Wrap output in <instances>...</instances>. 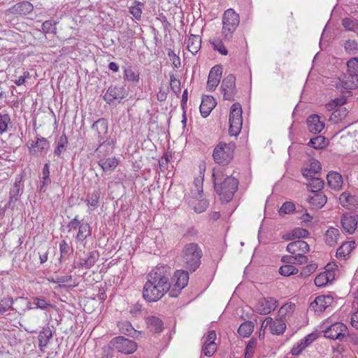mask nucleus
<instances>
[{"mask_svg": "<svg viewBox=\"0 0 358 358\" xmlns=\"http://www.w3.org/2000/svg\"><path fill=\"white\" fill-rule=\"evenodd\" d=\"M222 73V70L221 66L216 65L210 69L207 81V89L209 91L215 90L220 82Z\"/></svg>", "mask_w": 358, "mask_h": 358, "instance_id": "f3484780", "label": "nucleus"}, {"mask_svg": "<svg viewBox=\"0 0 358 358\" xmlns=\"http://www.w3.org/2000/svg\"><path fill=\"white\" fill-rule=\"evenodd\" d=\"M171 268L166 264H159L148 275L143 289V297L148 302H155L170 291L169 280Z\"/></svg>", "mask_w": 358, "mask_h": 358, "instance_id": "f257e3e1", "label": "nucleus"}, {"mask_svg": "<svg viewBox=\"0 0 358 358\" xmlns=\"http://www.w3.org/2000/svg\"><path fill=\"white\" fill-rule=\"evenodd\" d=\"M348 73L358 76V57H353L347 62Z\"/></svg>", "mask_w": 358, "mask_h": 358, "instance_id": "a18cd8bd", "label": "nucleus"}, {"mask_svg": "<svg viewBox=\"0 0 358 358\" xmlns=\"http://www.w3.org/2000/svg\"><path fill=\"white\" fill-rule=\"evenodd\" d=\"M308 145L315 149H322L326 145V138L322 136H317L310 140Z\"/></svg>", "mask_w": 358, "mask_h": 358, "instance_id": "79ce46f5", "label": "nucleus"}, {"mask_svg": "<svg viewBox=\"0 0 358 358\" xmlns=\"http://www.w3.org/2000/svg\"><path fill=\"white\" fill-rule=\"evenodd\" d=\"M242 108L240 103H234L230 108L229 133L231 136H238L243 125Z\"/></svg>", "mask_w": 358, "mask_h": 358, "instance_id": "0eeeda50", "label": "nucleus"}, {"mask_svg": "<svg viewBox=\"0 0 358 358\" xmlns=\"http://www.w3.org/2000/svg\"><path fill=\"white\" fill-rule=\"evenodd\" d=\"M236 145L234 143H226L220 142L214 148L213 158L215 163L220 165H227L234 158Z\"/></svg>", "mask_w": 358, "mask_h": 358, "instance_id": "39448f33", "label": "nucleus"}, {"mask_svg": "<svg viewBox=\"0 0 358 358\" xmlns=\"http://www.w3.org/2000/svg\"><path fill=\"white\" fill-rule=\"evenodd\" d=\"M317 268V266L315 264H309L306 267L303 268L301 275L307 277L309 276L311 273H313Z\"/></svg>", "mask_w": 358, "mask_h": 358, "instance_id": "338daca9", "label": "nucleus"}, {"mask_svg": "<svg viewBox=\"0 0 358 358\" xmlns=\"http://www.w3.org/2000/svg\"><path fill=\"white\" fill-rule=\"evenodd\" d=\"M294 307L295 306L293 303L285 304L280 308L278 311V316L286 320V317L293 313Z\"/></svg>", "mask_w": 358, "mask_h": 358, "instance_id": "de8ad7c7", "label": "nucleus"}, {"mask_svg": "<svg viewBox=\"0 0 358 358\" xmlns=\"http://www.w3.org/2000/svg\"><path fill=\"white\" fill-rule=\"evenodd\" d=\"M327 180L329 187L334 189H339L342 186V176L337 172L329 173L327 176Z\"/></svg>", "mask_w": 358, "mask_h": 358, "instance_id": "cd10ccee", "label": "nucleus"}, {"mask_svg": "<svg viewBox=\"0 0 358 358\" xmlns=\"http://www.w3.org/2000/svg\"><path fill=\"white\" fill-rule=\"evenodd\" d=\"M202 256V250L196 243L185 245L181 253L184 266L190 272L195 271L199 267Z\"/></svg>", "mask_w": 358, "mask_h": 358, "instance_id": "7ed1b4c3", "label": "nucleus"}, {"mask_svg": "<svg viewBox=\"0 0 358 358\" xmlns=\"http://www.w3.org/2000/svg\"><path fill=\"white\" fill-rule=\"evenodd\" d=\"M167 55L170 59L172 61L173 64L175 67L178 68L180 66V57L176 55L173 50L169 49L168 50Z\"/></svg>", "mask_w": 358, "mask_h": 358, "instance_id": "69168bd1", "label": "nucleus"}, {"mask_svg": "<svg viewBox=\"0 0 358 358\" xmlns=\"http://www.w3.org/2000/svg\"><path fill=\"white\" fill-rule=\"evenodd\" d=\"M59 250L60 257L59 260L67 259L72 252V249L66 243V241L63 240L59 243Z\"/></svg>", "mask_w": 358, "mask_h": 358, "instance_id": "a19ab883", "label": "nucleus"}, {"mask_svg": "<svg viewBox=\"0 0 358 358\" xmlns=\"http://www.w3.org/2000/svg\"><path fill=\"white\" fill-rule=\"evenodd\" d=\"M295 210V205L292 201L285 202L278 210V213L280 216L284 215L289 214L294 212Z\"/></svg>", "mask_w": 358, "mask_h": 358, "instance_id": "3c124183", "label": "nucleus"}, {"mask_svg": "<svg viewBox=\"0 0 358 358\" xmlns=\"http://www.w3.org/2000/svg\"><path fill=\"white\" fill-rule=\"evenodd\" d=\"M118 327L120 332L126 335L134 337L136 334V331L134 329L131 324L129 322H121L118 323Z\"/></svg>", "mask_w": 358, "mask_h": 358, "instance_id": "58836bf2", "label": "nucleus"}, {"mask_svg": "<svg viewBox=\"0 0 358 358\" xmlns=\"http://www.w3.org/2000/svg\"><path fill=\"white\" fill-rule=\"evenodd\" d=\"M355 248V242L348 241L344 242L342 245L337 249L336 251V257L338 259H346L352 250Z\"/></svg>", "mask_w": 358, "mask_h": 358, "instance_id": "b1692460", "label": "nucleus"}, {"mask_svg": "<svg viewBox=\"0 0 358 358\" xmlns=\"http://www.w3.org/2000/svg\"><path fill=\"white\" fill-rule=\"evenodd\" d=\"M292 234L294 238H300L307 237L309 232L305 229L297 227L292 231Z\"/></svg>", "mask_w": 358, "mask_h": 358, "instance_id": "680f3d73", "label": "nucleus"}, {"mask_svg": "<svg viewBox=\"0 0 358 358\" xmlns=\"http://www.w3.org/2000/svg\"><path fill=\"white\" fill-rule=\"evenodd\" d=\"M146 324L150 330L152 332H160L163 328L162 320L156 316H149L146 318Z\"/></svg>", "mask_w": 358, "mask_h": 358, "instance_id": "c756f323", "label": "nucleus"}, {"mask_svg": "<svg viewBox=\"0 0 358 358\" xmlns=\"http://www.w3.org/2000/svg\"><path fill=\"white\" fill-rule=\"evenodd\" d=\"M92 129L96 132L99 142L100 143L99 147L96 150V152L99 155L103 151H105L106 148L109 150L108 152L112 151V147L113 145V141H106V134L108 132V122L104 118H100L93 123L92 125Z\"/></svg>", "mask_w": 358, "mask_h": 358, "instance_id": "20e7f679", "label": "nucleus"}, {"mask_svg": "<svg viewBox=\"0 0 358 358\" xmlns=\"http://www.w3.org/2000/svg\"><path fill=\"white\" fill-rule=\"evenodd\" d=\"M98 163L103 171L106 172L113 171L118 165V160L115 157H111L108 159H101Z\"/></svg>", "mask_w": 358, "mask_h": 358, "instance_id": "2f4dec72", "label": "nucleus"}, {"mask_svg": "<svg viewBox=\"0 0 358 358\" xmlns=\"http://www.w3.org/2000/svg\"><path fill=\"white\" fill-rule=\"evenodd\" d=\"M217 338L214 330L209 331L207 336H204L202 339V352L207 357H211L217 350V344L215 341Z\"/></svg>", "mask_w": 358, "mask_h": 358, "instance_id": "9d476101", "label": "nucleus"}, {"mask_svg": "<svg viewBox=\"0 0 358 358\" xmlns=\"http://www.w3.org/2000/svg\"><path fill=\"white\" fill-rule=\"evenodd\" d=\"M354 198L349 193L343 192L339 196V201L341 204L344 207H348L350 205Z\"/></svg>", "mask_w": 358, "mask_h": 358, "instance_id": "052dcab7", "label": "nucleus"}, {"mask_svg": "<svg viewBox=\"0 0 358 358\" xmlns=\"http://www.w3.org/2000/svg\"><path fill=\"white\" fill-rule=\"evenodd\" d=\"M50 148V143L48 140L43 137H37L35 142L32 141L29 152L31 154L38 155L45 152Z\"/></svg>", "mask_w": 358, "mask_h": 358, "instance_id": "6ab92c4d", "label": "nucleus"}, {"mask_svg": "<svg viewBox=\"0 0 358 358\" xmlns=\"http://www.w3.org/2000/svg\"><path fill=\"white\" fill-rule=\"evenodd\" d=\"M307 201L313 208L320 209L327 203V198L323 192H317L313 196H308Z\"/></svg>", "mask_w": 358, "mask_h": 358, "instance_id": "393cba45", "label": "nucleus"}, {"mask_svg": "<svg viewBox=\"0 0 358 358\" xmlns=\"http://www.w3.org/2000/svg\"><path fill=\"white\" fill-rule=\"evenodd\" d=\"M309 250V245L302 240L293 241L287 246V251L292 255H306Z\"/></svg>", "mask_w": 358, "mask_h": 358, "instance_id": "a211bd4d", "label": "nucleus"}, {"mask_svg": "<svg viewBox=\"0 0 358 358\" xmlns=\"http://www.w3.org/2000/svg\"><path fill=\"white\" fill-rule=\"evenodd\" d=\"M345 50L349 54H356L358 51V44L354 40L346 41L344 45Z\"/></svg>", "mask_w": 358, "mask_h": 358, "instance_id": "bf43d9fd", "label": "nucleus"}, {"mask_svg": "<svg viewBox=\"0 0 358 358\" xmlns=\"http://www.w3.org/2000/svg\"><path fill=\"white\" fill-rule=\"evenodd\" d=\"M335 85L342 92H350V90L358 88V76L347 73L342 78H339Z\"/></svg>", "mask_w": 358, "mask_h": 358, "instance_id": "ddd939ff", "label": "nucleus"}, {"mask_svg": "<svg viewBox=\"0 0 358 358\" xmlns=\"http://www.w3.org/2000/svg\"><path fill=\"white\" fill-rule=\"evenodd\" d=\"M127 94V92L123 87L110 86L105 93L103 99L109 104L114 101L117 100L119 102L124 99Z\"/></svg>", "mask_w": 358, "mask_h": 358, "instance_id": "2eb2a0df", "label": "nucleus"}, {"mask_svg": "<svg viewBox=\"0 0 358 358\" xmlns=\"http://www.w3.org/2000/svg\"><path fill=\"white\" fill-rule=\"evenodd\" d=\"M279 273L284 276H289L298 273V269L293 264H285L279 268Z\"/></svg>", "mask_w": 358, "mask_h": 358, "instance_id": "49530a36", "label": "nucleus"}, {"mask_svg": "<svg viewBox=\"0 0 358 358\" xmlns=\"http://www.w3.org/2000/svg\"><path fill=\"white\" fill-rule=\"evenodd\" d=\"M9 123H10V115L7 113L0 114V135L7 131Z\"/></svg>", "mask_w": 358, "mask_h": 358, "instance_id": "5fc2aeb1", "label": "nucleus"}, {"mask_svg": "<svg viewBox=\"0 0 358 358\" xmlns=\"http://www.w3.org/2000/svg\"><path fill=\"white\" fill-rule=\"evenodd\" d=\"M170 86L174 93L177 94L180 92V82L174 76L170 78Z\"/></svg>", "mask_w": 358, "mask_h": 358, "instance_id": "0e129e2a", "label": "nucleus"}, {"mask_svg": "<svg viewBox=\"0 0 358 358\" xmlns=\"http://www.w3.org/2000/svg\"><path fill=\"white\" fill-rule=\"evenodd\" d=\"M56 23H52L51 20H47L45 21L42 24V29L46 32V33H55L56 32V28H55Z\"/></svg>", "mask_w": 358, "mask_h": 358, "instance_id": "e2e57ef3", "label": "nucleus"}, {"mask_svg": "<svg viewBox=\"0 0 358 358\" xmlns=\"http://www.w3.org/2000/svg\"><path fill=\"white\" fill-rule=\"evenodd\" d=\"M124 78L129 82L138 83L139 74L132 69L131 66L126 68L124 71Z\"/></svg>", "mask_w": 358, "mask_h": 358, "instance_id": "c03bdc74", "label": "nucleus"}, {"mask_svg": "<svg viewBox=\"0 0 358 358\" xmlns=\"http://www.w3.org/2000/svg\"><path fill=\"white\" fill-rule=\"evenodd\" d=\"M78 229L76 238L79 242L83 243L87 237L91 236V227L87 222H82Z\"/></svg>", "mask_w": 358, "mask_h": 358, "instance_id": "7c9ffc66", "label": "nucleus"}, {"mask_svg": "<svg viewBox=\"0 0 358 358\" xmlns=\"http://www.w3.org/2000/svg\"><path fill=\"white\" fill-rule=\"evenodd\" d=\"M342 24L348 31H356L358 29V20L354 18L346 17L343 19Z\"/></svg>", "mask_w": 358, "mask_h": 358, "instance_id": "37998d69", "label": "nucleus"}, {"mask_svg": "<svg viewBox=\"0 0 358 358\" xmlns=\"http://www.w3.org/2000/svg\"><path fill=\"white\" fill-rule=\"evenodd\" d=\"M333 302V297L331 296H319L310 303V306L315 311L322 312L329 307Z\"/></svg>", "mask_w": 358, "mask_h": 358, "instance_id": "aec40b11", "label": "nucleus"}, {"mask_svg": "<svg viewBox=\"0 0 358 358\" xmlns=\"http://www.w3.org/2000/svg\"><path fill=\"white\" fill-rule=\"evenodd\" d=\"M214 188L224 202L231 200L237 190L238 181L232 176L224 174L223 169H214L213 173Z\"/></svg>", "mask_w": 358, "mask_h": 358, "instance_id": "f03ea898", "label": "nucleus"}, {"mask_svg": "<svg viewBox=\"0 0 358 358\" xmlns=\"http://www.w3.org/2000/svg\"><path fill=\"white\" fill-rule=\"evenodd\" d=\"M211 44L215 50L219 52L222 55H227L228 53L227 50L224 45L222 41L219 39H214L211 41Z\"/></svg>", "mask_w": 358, "mask_h": 358, "instance_id": "4d7b16f0", "label": "nucleus"}, {"mask_svg": "<svg viewBox=\"0 0 358 358\" xmlns=\"http://www.w3.org/2000/svg\"><path fill=\"white\" fill-rule=\"evenodd\" d=\"M326 276L323 273H320L315 279V285L317 287L325 286L328 283Z\"/></svg>", "mask_w": 358, "mask_h": 358, "instance_id": "774afa93", "label": "nucleus"}, {"mask_svg": "<svg viewBox=\"0 0 358 358\" xmlns=\"http://www.w3.org/2000/svg\"><path fill=\"white\" fill-rule=\"evenodd\" d=\"M307 125L309 131L313 134L320 133L324 127V122L317 115H310L307 119Z\"/></svg>", "mask_w": 358, "mask_h": 358, "instance_id": "4be33fe9", "label": "nucleus"}, {"mask_svg": "<svg viewBox=\"0 0 358 358\" xmlns=\"http://www.w3.org/2000/svg\"><path fill=\"white\" fill-rule=\"evenodd\" d=\"M67 143L68 139L66 136L65 134L62 135L58 140L57 145L54 151V154L56 156H60Z\"/></svg>", "mask_w": 358, "mask_h": 358, "instance_id": "09e8293b", "label": "nucleus"}, {"mask_svg": "<svg viewBox=\"0 0 358 358\" xmlns=\"http://www.w3.org/2000/svg\"><path fill=\"white\" fill-rule=\"evenodd\" d=\"M99 252L96 250L90 252L87 258L83 260L80 265L85 268H90L93 266L99 259Z\"/></svg>", "mask_w": 358, "mask_h": 358, "instance_id": "c9c22d12", "label": "nucleus"}, {"mask_svg": "<svg viewBox=\"0 0 358 358\" xmlns=\"http://www.w3.org/2000/svg\"><path fill=\"white\" fill-rule=\"evenodd\" d=\"M240 23V17L234 9L229 8L222 16V34L224 38L229 41Z\"/></svg>", "mask_w": 358, "mask_h": 358, "instance_id": "423d86ee", "label": "nucleus"}, {"mask_svg": "<svg viewBox=\"0 0 358 358\" xmlns=\"http://www.w3.org/2000/svg\"><path fill=\"white\" fill-rule=\"evenodd\" d=\"M143 8V3L138 1H135L133 5L129 8V11L136 20H140L141 19Z\"/></svg>", "mask_w": 358, "mask_h": 358, "instance_id": "e433bc0d", "label": "nucleus"}, {"mask_svg": "<svg viewBox=\"0 0 358 358\" xmlns=\"http://www.w3.org/2000/svg\"><path fill=\"white\" fill-rule=\"evenodd\" d=\"M324 182L319 178L313 177L307 183L309 190L313 193L322 192L321 190L324 187Z\"/></svg>", "mask_w": 358, "mask_h": 358, "instance_id": "72a5a7b5", "label": "nucleus"}, {"mask_svg": "<svg viewBox=\"0 0 358 358\" xmlns=\"http://www.w3.org/2000/svg\"><path fill=\"white\" fill-rule=\"evenodd\" d=\"M286 320L280 317L275 320L271 318L270 324V331L273 334L280 335L282 334L286 329Z\"/></svg>", "mask_w": 358, "mask_h": 358, "instance_id": "a878e982", "label": "nucleus"}, {"mask_svg": "<svg viewBox=\"0 0 358 358\" xmlns=\"http://www.w3.org/2000/svg\"><path fill=\"white\" fill-rule=\"evenodd\" d=\"M236 78L230 74L224 78L222 82L221 90L225 100L232 101L236 94Z\"/></svg>", "mask_w": 358, "mask_h": 358, "instance_id": "f8f14e48", "label": "nucleus"}, {"mask_svg": "<svg viewBox=\"0 0 358 358\" xmlns=\"http://www.w3.org/2000/svg\"><path fill=\"white\" fill-rule=\"evenodd\" d=\"M216 101L212 96H204L202 97L200 104V112L203 117L209 115L212 110L216 106Z\"/></svg>", "mask_w": 358, "mask_h": 358, "instance_id": "412c9836", "label": "nucleus"}, {"mask_svg": "<svg viewBox=\"0 0 358 358\" xmlns=\"http://www.w3.org/2000/svg\"><path fill=\"white\" fill-rule=\"evenodd\" d=\"M13 299L11 297L3 298L0 301V315H3L8 310H14L13 307Z\"/></svg>", "mask_w": 358, "mask_h": 358, "instance_id": "ea45409f", "label": "nucleus"}, {"mask_svg": "<svg viewBox=\"0 0 358 358\" xmlns=\"http://www.w3.org/2000/svg\"><path fill=\"white\" fill-rule=\"evenodd\" d=\"M15 8L17 13L24 15L29 13L33 9L32 5L29 2H22L17 3Z\"/></svg>", "mask_w": 358, "mask_h": 358, "instance_id": "864d4df0", "label": "nucleus"}, {"mask_svg": "<svg viewBox=\"0 0 358 358\" xmlns=\"http://www.w3.org/2000/svg\"><path fill=\"white\" fill-rule=\"evenodd\" d=\"M339 236V230L334 227H330L325 233V243L329 246H334L338 243Z\"/></svg>", "mask_w": 358, "mask_h": 358, "instance_id": "c85d7f7f", "label": "nucleus"}, {"mask_svg": "<svg viewBox=\"0 0 358 358\" xmlns=\"http://www.w3.org/2000/svg\"><path fill=\"white\" fill-rule=\"evenodd\" d=\"M332 110L333 112L329 116V120L334 123H337L344 119L348 114V110L344 107H338Z\"/></svg>", "mask_w": 358, "mask_h": 358, "instance_id": "f704fd0d", "label": "nucleus"}, {"mask_svg": "<svg viewBox=\"0 0 358 358\" xmlns=\"http://www.w3.org/2000/svg\"><path fill=\"white\" fill-rule=\"evenodd\" d=\"M100 193L98 191H94L91 194H87V203L88 206L92 207L97 206L99 203Z\"/></svg>", "mask_w": 358, "mask_h": 358, "instance_id": "13d9d810", "label": "nucleus"}, {"mask_svg": "<svg viewBox=\"0 0 358 358\" xmlns=\"http://www.w3.org/2000/svg\"><path fill=\"white\" fill-rule=\"evenodd\" d=\"M357 223L358 216L351 213L343 214L341 220L343 230L349 234H352L355 231Z\"/></svg>", "mask_w": 358, "mask_h": 358, "instance_id": "dca6fc26", "label": "nucleus"}, {"mask_svg": "<svg viewBox=\"0 0 358 358\" xmlns=\"http://www.w3.org/2000/svg\"><path fill=\"white\" fill-rule=\"evenodd\" d=\"M348 332L347 327L341 322H336L324 331V336L331 339L342 341Z\"/></svg>", "mask_w": 358, "mask_h": 358, "instance_id": "9b49d317", "label": "nucleus"}, {"mask_svg": "<svg viewBox=\"0 0 358 358\" xmlns=\"http://www.w3.org/2000/svg\"><path fill=\"white\" fill-rule=\"evenodd\" d=\"M110 345L114 350L125 355L134 353L137 348V345L134 341L124 336H117L113 338Z\"/></svg>", "mask_w": 358, "mask_h": 358, "instance_id": "6e6552de", "label": "nucleus"}, {"mask_svg": "<svg viewBox=\"0 0 358 358\" xmlns=\"http://www.w3.org/2000/svg\"><path fill=\"white\" fill-rule=\"evenodd\" d=\"M201 46V38L199 35L190 34L187 40V50L192 54H196Z\"/></svg>", "mask_w": 358, "mask_h": 358, "instance_id": "bb28decb", "label": "nucleus"}, {"mask_svg": "<svg viewBox=\"0 0 358 358\" xmlns=\"http://www.w3.org/2000/svg\"><path fill=\"white\" fill-rule=\"evenodd\" d=\"M254 329L252 322L247 321L241 324L238 329V333L243 337H248L250 336Z\"/></svg>", "mask_w": 358, "mask_h": 358, "instance_id": "4c0bfd02", "label": "nucleus"}, {"mask_svg": "<svg viewBox=\"0 0 358 358\" xmlns=\"http://www.w3.org/2000/svg\"><path fill=\"white\" fill-rule=\"evenodd\" d=\"M278 306V301L273 297L264 298L255 306V311L260 315H267L273 311Z\"/></svg>", "mask_w": 358, "mask_h": 358, "instance_id": "4468645a", "label": "nucleus"}, {"mask_svg": "<svg viewBox=\"0 0 358 358\" xmlns=\"http://www.w3.org/2000/svg\"><path fill=\"white\" fill-rule=\"evenodd\" d=\"M172 281L175 282L172 287L170 288L169 294L171 297H176L181 289L185 287L189 281V273L186 271H176L172 278Z\"/></svg>", "mask_w": 358, "mask_h": 358, "instance_id": "1a4fd4ad", "label": "nucleus"}, {"mask_svg": "<svg viewBox=\"0 0 358 358\" xmlns=\"http://www.w3.org/2000/svg\"><path fill=\"white\" fill-rule=\"evenodd\" d=\"M23 187L24 185L22 182V178H16L13 187L10 190V204L12 203H15L19 199V196L23 192Z\"/></svg>", "mask_w": 358, "mask_h": 358, "instance_id": "5701e85b", "label": "nucleus"}, {"mask_svg": "<svg viewBox=\"0 0 358 358\" xmlns=\"http://www.w3.org/2000/svg\"><path fill=\"white\" fill-rule=\"evenodd\" d=\"M32 304L35 306L36 308H40L41 310H46L49 307H52V305L47 302L45 299L38 297H34L33 299ZM29 308L32 309L34 308V307Z\"/></svg>", "mask_w": 358, "mask_h": 358, "instance_id": "6e6d98bb", "label": "nucleus"}, {"mask_svg": "<svg viewBox=\"0 0 358 358\" xmlns=\"http://www.w3.org/2000/svg\"><path fill=\"white\" fill-rule=\"evenodd\" d=\"M257 345V341L256 338H252L248 341L245 347V358H251L252 357Z\"/></svg>", "mask_w": 358, "mask_h": 358, "instance_id": "603ef678", "label": "nucleus"}, {"mask_svg": "<svg viewBox=\"0 0 358 358\" xmlns=\"http://www.w3.org/2000/svg\"><path fill=\"white\" fill-rule=\"evenodd\" d=\"M346 103V99L344 97L336 98L333 99L331 102L326 104V108L331 111L338 107H343Z\"/></svg>", "mask_w": 358, "mask_h": 358, "instance_id": "8fccbe9b", "label": "nucleus"}, {"mask_svg": "<svg viewBox=\"0 0 358 358\" xmlns=\"http://www.w3.org/2000/svg\"><path fill=\"white\" fill-rule=\"evenodd\" d=\"M52 336V331L49 327L43 328V329L39 332L38 347L41 350L47 345Z\"/></svg>", "mask_w": 358, "mask_h": 358, "instance_id": "473e14b6", "label": "nucleus"}]
</instances>
